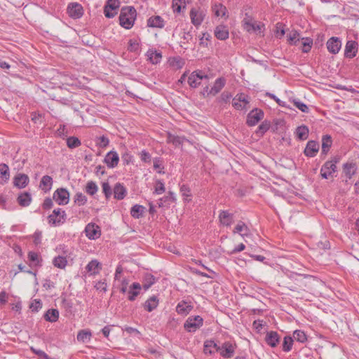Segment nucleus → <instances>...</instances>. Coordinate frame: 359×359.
Returning a JSON list of instances; mask_svg holds the SVG:
<instances>
[{"mask_svg":"<svg viewBox=\"0 0 359 359\" xmlns=\"http://www.w3.org/2000/svg\"><path fill=\"white\" fill-rule=\"evenodd\" d=\"M136 16L137 11L134 7H123L118 17L119 25L126 29L132 28L134 25Z\"/></svg>","mask_w":359,"mask_h":359,"instance_id":"f257e3e1","label":"nucleus"},{"mask_svg":"<svg viewBox=\"0 0 359 359\" xmlns=\"http://www.w3.org/2000/svg\"><path fill=\"white\" fill-rule=\"evenodd\" d=\"M339 161V158L333 157L330 161H327L320 168V176L323 179L327 180L333 177V174L337 172V163Z\"/></svg>","mask_w":359,"mask_h":359,"instance_id":"f03ea898","label":"nucleus"},{"mask_svg":"<svg viewBox=\"0 0 359 359\" xmlns=\"http://www.w3.org/2000/svg\"><path fill=\"white\" fill-rule=\"evenodd\" d=\"M203 325V319L200 316H190L184 323V328L188 332H195Z\"/></svg>","mask_w":359,"mask_h":359,"instance_id":"7ed1b4c3","label":"nucleus"},{"mask_svg":"<svg viewBox=\"0 0 359 359\" xmlns=\"http://www.w3.org/2000/svg\"><path fill=\"white\" fill-rule=\"evenodd\" d=\"M67 219V215L62 208H55L51 215L48 217V223L54 226L64 224Z\"/></svg>","mask_w":359,"mask_h":359,"instance_id":"20e7f679","label":"nucleus"},{"mask_svg":"<svg viewBox=\"0 0 359 359\" xmlns=\"http://www.w3.org/2000/svg\"><path fill=\"white\" fill-rule=\"evenodd\" d=\"M250 103L249 97L247 95L243 93H238L232 101V105L236 110H245L248 109V104Z\"/></svg>","mask_w":359,"mask_h":359,"instance_id":"39448f33","label":"nucleus"},{"mask_svg":"<svg viewBox=\"0 0 359 359\" xmlns=\"http://www.w3.org/2000/svg\"><path fill=\"white\" fill-rule=\"evenodd\" d=\"M264 113L261 109L255 108L248 114L246 123L248 126H255L264 118Z\"/></svg>","mask_w":359,"mask_h":359,"instance_id":"423d86ee","label":"nucleus"},{"mask_svg":"<svg viewBox=\"0 0 359 359\" xmlns=\"http://www.w3.org/2000/svg\"><path fill=\"white\" fill-rule=\"evenodd\" d=\"M191 23L195 27L200 26L204 20L205 13L200 8H192L189 12Z\"/></svg>","mask_w":359,"mask_h":359,"instance_id":"0eeeda50","label":"nucleus"},{"mask_svg":"<svg viewBox=\"0 0 359 359\" xmlns=\"http://www.w3.org/2000/svg\"><path fill=\"white\" fill-rule=\"evenodd\" d=\"M53 199L58 205H67L69 201V193L66 189H57L53 194Z\"/></svg>","mask_w":359,"mask_h":359,"instance_id":"6e6552de","label":"nucleus"},{"mask_svg":"<svg viewBox=\"0 0 359 359\" xmlns=\"http://www.w3.org/2000/svg\"><path fill=\"white\" fill-rule=\"evenodd\" d=\"M243 28L248 32H255L256 34H262L264 30V25L261 22H254L251 20L244 19Z\"/></svg>","mask_w":359,"mask_h":359,"instance_id":"1a4fd4ad","label":"nucleus"},{"mask_svg":"<svg viewBox=\"0 0 359 359\" xmlns=\"http://www.w3.org/2000/svg\"><path fill=\"white\" fill-rule=\"evenodd\" d=\"M208 76L203 74L201 70L193 72L188 77V83L191 88H196L201 83L203 79H208Z\"/></svg>","mask_w":359,"mask_h":359,"instance_id":"9d476101","label":"nucleus"},{"mask_svg":"<svg viewBox=\"0 0 359 359\" xmlns=\"http://www.w3.org/2000/svg\"><path fill=\"white\" fill-rule=\"evenodd\" d=\"M84 232L86 237L90 240H95L101 235L100 227L94 223L88 224L85 227Z\"/></svg>","mask_w":359,"mask_h":359,"instance_id":"9b49d317","label":"nucleus"},{"mask_svg":"<svg viewBox=\"0 0 359 359\" xmlns=\"http://www.w3.org/2000/svg\"><path fill=\"white\" fill-rule=\"evenodd\" d=\"M220 225L223 226H230L234 222V215L229 210H220L218 215Z\"/></svg>","mask_w":359,"mask_h":359,"instance_id":"f8f14e48","label":"nucleus"},{"mask_svg":"<svg viewBox=\"0 0 359 359\" xmlns=\"http://www.w3.org/2000/svg\"><path fill=\"white\" fill-rule=\"evenodd\" d=\"M217 352H219L224 358H231L234 354L235 346L229 341H226L219 348H217Z\"/></svg>","mask_w":359,"mask_h":359,"instance_id":"ddd939ff","label":"nucleus"},{"mask_svg":"<svg viewBox=\"0 0 359 359\" xmlns=\"http://www.w3.org/2000/svg\"><path fill=\"white\" fill-rule=\"evenodd\" d=\"M320 149L319 144L316 140H309L306 143V147L304 150V154L309 158L315 157Z\"/></svg>","mask_w":359,"mask_h":359,"instance_id":"4468645a","label":"nucleus"},{"mask_svg":"<svg viewBox=\"0 0 359 359\" xmlns=\"http://www.w3.org/2000/svg\"><path fill=\"white\" fill-rule=\"evenodd\" d=\"M67 13L72 18L79 19L82 17L83 9L78 3H70L67 6Z\"/></svg>","mask_w":359,"mask_h":359,"instance_id":"2eb2a0df","label":"nucleus"},{"mask_svg":"<svg viewBox=\"0 0 359 359\" xmlns=\"http://www.w3.org/2000/svg\"><path fill=\"white\" fill-rule=\"evenodd\" d=\"M327 50L332 54H337L341 49V41L339 37L332 36L326 43Z\"/></svg>","mask_w":359,"mask_h":359,"instance_id":"dca6fc26","label":"nucleus"},{"mask_svg":"<svg viewBox=\"0 0 359 359\" xmlns=\"http://www.w3.org/2000/svg\"><path fill=\"white\" fill-rule=\"evenodd\" d=\"M358 50V43L355 41L349 40L346 42L344 49V57L353 58L356 55Z\"/></svg>","mask_w":359,"mask_h":359,"instance_id":"f3484780","label":"nucleus"},{"mask_svg":"<svg viewBox=\"0 0 359 359\" xmlns=\"http://www.w3.org/2000/svg\"><path fill=\"white\" fill-rule=\"evenodd\" d=\"M280 335L276 331L267 332L265 336V342L271 348H275L280 342Z\"/></svg>","mask_w":359,"mask_h":359,"instance_id":"a211bd4d","label":"nucleus"},{"mask_svg":"<svg viewBox=\"0 0 359 359\" xmlns=\"http://www.w3.org/2000/svg\"><path fill=\"white\" fill-rule=\"evenodd\" d=\"M165 21L160 15H152L148 18L147 25L151 28L162 29L165 27Z\"/></svg>","mask_w":359,"mask_h":359,"instance_id":"6ab92c4d","label":"nucleus"},{"mask_svg":"<svg viewBox=\"0 0 359 359\" xmlns=\"http://www.w3.org/2000/svg\"><path fill=\"white\" fill-rule=\"evenodd\" d=\"M226 79L224 77L217 78L212 88L208 92V95L215 96L218 94L226 85Z\"/></svg>","mask_w":359,"mask_h":359,"instance_id":"aec40b11","label":"nucleus"},{"mask_svg":"<svg viewBox=\"0 0 359 359\" xmlns=\"http://www.w3.org/2000/svg\"><path fill=\"white\" fill-rule=\"evenodd\" d=\"M233 233H238L243 238H248L250 236V230L249 227L243 221L238 222L233 230Z\"/></svg>","mask_w":359,"mask_h":359,"instance_id":"412c9836","label":"nucleus"},{"mask_svg":"<svg viewBox=\"0 0 359 359\" xmlns=\"http://www.w3.org/2000/svg\"><path fill=\"white\" fill-rule=\"evenodd\" d=\"M192 309L193 306L191 304V303H189L184 300L180 301L176 306V312L182 316L188 315Z\"/></svg>","mask_w":359,"mask_h":359,"instance_id":"4be33fe9","label":"nucleus"},{"mask_svg":"<svg viewBox=\"0 0 359 359\" xmlns=\"http://www.w3.org/2000/svg\"><path fill=\"white\" fill-rule=\"evenodd\" d=\"M29 181V180L27 175L18 173L13 178V184L19 189H23L28 184Z\"/></svg>","mask_w":359,"mask_h":359,"instance_id":"5701e85b","label":"nucleus"},{"mask_svg":"<svg viewBox=\"0 0 359 359\" xmlns=\"http://www.w3.org/2000/svg\"><path fill=\"white\" fill-rule=\"evenodd\" d=\"M321 156L325 157L332 145V138L330 135H324L322 137Z\"/></svg>","mask_w":359,"mask_h":359,"instance_id":"b1692460","label":"nucleus"},{"mask_svg":"<svg viewBox=\"0 0 359 359\" xmlns=\"http://www.w3.org/2000/svg\"><path fill=\"white\" fill-rule=\"evenodd\" d=\"M146 55L147 60L153 65H157L161 62L162 60V53L161 51L156 50L149 49Z\"/></svg>","mask_w":359,"mask_h":359,"instance_id":"393cba45","label":"nucleus"},{"mask_svg":"<svg viewBox=\"0 0 359 359\" xmlns=\"http://www.w3.org/2000/svg\"><path fill=\"white\" fill-rule=\"evenodd\" d=\"M215 36L219 40H226L229 38V32L226 26L220 25L215 29Z\"/></svg>","mask_w":359,"mask_h":359,"instance_id":"a878e982","label":"nucleus"},{"mask_svg":"<svg viewBox=\"0 0 359 359\" xmlns=\"http://www.w3.org/2000/svg\"><path fill=\"white\" fill-rule=\"evenodd\" d=\"M357 166L355 163H346L343 164V173L347 180H351L355 174Z\"/></svg>","mask_w":359,"mask_h":359,"instance_id":"bb28decb","label":"nucleus"},{"mask_svg":"<svg viewBox=\"0 0 359 359\" xmlns=\"http://www.w3.org/2000/svg\"><path fill=\"white\" fill-rule=\"evenodd\" d=\"M142 285L139 283H133L130 285L128 290V299L130 301H134L137 296L140 293Z\"/></svg>","mask_w":359,"mask_h":359,"instance_id":"cd10ccee","label":"nucleus"},{"mask_svg":"<svg viewBox=\"0 0 359 359\" xmlns=\"http://www.w3.org/2000/svg\"><path fill=\"white\" fill-rule=\"evenodd\" d=\"M212 11L217 17L227 18V9L225 6L221 3L215 2L212 6Z\"/></svg>","mask_w":359,"mask_h":359,"instance_id":"c85d7f7f","label":"nucleus"},{"mask_svg":"<svg viewBox=\"0 0 359 359\" xmlns=\"http://www.w3.org/2000/svg\"><path fill=\"white\" fill-rule=\"evenodd\" d=\"M176 201L175 194L172 191H169L168 194L161 198L158 202V206L159 208L169 207L172 203Z\"/></svg>","mask_w":359,"mask_h":359,"instance_id":"c756f323","label":"nucleus"},{"mask_svg":"<svg viewBox=\"0 0 359 359\" xmlns=\"http://www.w3.org/2000/svg\"><path fill=\"white\" fill-rule=\"evenodd\" d=\"M127 194V189L125 187L118 183L114 187V198L122 200Z\"/></svg>","mask_w":359,"mask_h":359,"instance_id":"7c9ffc66","label":"nucleus"},{"mask_svg":"<svg viewBox=\"0 0 359 359\" xmlns=\"http://www.w3.org/2000/svg\"><path fill=\"white\" fill-rule=\"evenodd\" d=\"M159 303V300L158 297L155 295H153L150 297L144 304V309L149 311L151 312L155 309L157 308Z\"/></svg>","mask_w":359,"mask_h":359,"instance_id":"2f4dec72","label":"nucleus"},{"mask_svg":"<svg viewBox=\"0 0 359 359\" xmlns=\"http://www.w3.org/2000/svg\"><path fill=\"white\" fill-rule=\"evenodd\" d=\"M169 65L176 69H182L185 65V61L180 56L171 57L168 59Z\"/></svg>","mask_w":359,"mask_h":359,"instance_id":"473e14b6","label":"nucleus"},{"mask_svg":"<svg viewBox=\"0 0 359 359\" xmlns=\"http://www.w3.org/2000/svg\"><path fill=\"white\" fill-rule=\"evenodd\" d=\"M146 210L145 207L142 205L135 204L130 209V215L135 219L142 217Z\"/></svg>","mask_w":359,"mask_h":359,"instance_id":"72a5a7b5","label":"nucleus"},{"mask_svg":"<svg viewBox=\"0 0 359 359\" xmlns=\"http://www.w3.org/2000/svg\"><path fill=\"white\" fill-rule=\"evenodd\" d=\"M17 201L20 205L27 207L32 201L31 194L28 192L22 193L18 196Z\"/></svg>","mask_w":359,"mask_h":359,"instance_id":"f704fd0d","label":"nucleus"},{"mask_svg":"<svg viewBox=\"0 0 359 359\" xmlns=\"http://www.w3.org/2000/svg\"><path fill=\"white\" fill-rule=\"evenodd\" d=\"M309 133V128L305 125H302L296 129L295 134L300 140H305L308 138Z\"/></svg>","mask_w":359,"mask_h":359,"instance_id":"c9c22d12","label":"nucleus"},{"mask_svg":"<svg viewBox=\"0 0 359 359\" xmlns=\"http://www.w3.org/2000/svg\"><path fill=\"white\" fill-rule=\"evenodd\" d=\"M53 185V179L49 175H44L40 182L39 187L45 191H48L50 190Z\"/></svg>","mask_w":359,"mask_h":359,"instance_id":"e433bc0d","label":"nucleus"},{"mask_svg":"<svg viewBox=\"0 0 359 359\" xmlns=\"http://www.w3.org/2000/svg\"><path fill=\"white\" fill-rule=\"evenodd\" d=\"M92 333L90 330H81L78 332L76 339L80 342L88 343L90 341Z\"/></svg>","mask_w":359,"mask_h":359,"instance_id":"4c0bfd02","label":"nucleus"},{"mask_svg":"<svg viewBox=\"0 0 359 359\" xmlns=\"http://www.w3.org/2000/svg\"><path fill=\"white\" fill-rule=\"evenodd\" d=\"M59 311L57 309H48L44 314V319L46 321L54 323L58 320Z\"/></svg>","mask_w":359,"mask_h":359,"instance_id":"58836bf2","label":"nucleus"},{"mask_svg":"<svg viewBox=\"0 0 359 359\" xmlns=\"http://www.w3.org/2000/svg\"><path fill=\"white\" fill-rule=\"evenodd\" d=\"M219 346L213 340H208L204 344V353L212 355Z\"/></svg>","mask_w":359,"mask_h":359,"instance_id":"ea45409f","label":"nucleus"},{"mask_svg":"<svg viewBox=\"0 0 359 359\" xmlns=\"http://www.w3.org/2000/svg\"><path fill=\"white\" fill-rule=\"evenodd\" d=\"M294 339L290 336H285L283 339L282 349L284 352L288 353L290 352L293 346Z\"/></svg>","mask_w":359,"mask_h":359,"instance_id":"a19ab883","label":"nucleus"},{"mask_svg":"<svg viewBox=\"0 0 359 359\" xmlns=\"http://www.w3.org/2000/svg\"><path fill=\"white\" fill-rule=\"evenodd\" d=\"M8 166L5 163H1L0 164V182L4 183L6 182L8 178H9V172H8Z\"/></svg>","mask_w":359,"mask_h":359,"instance_id":"79ce46f5","label":"nucleus"},{"mask_svg":"<svg viewBox=\"0 0 359 359\" xmlns=\"http://www.w3.org/2000/svg\"><path fill=\"white\" fill-rule=\"evenodd\" d=\"M185 140L184 137L176 136L171 135L170 133L168 135L167 142L168 143H172L175 147H179L182 145L184 143V141Z\"/></svg>","mask_w":359,"mask_h":359,"instance_id":"37998d69","label":"nucleus"},{"mask_svg":"<svg viewBox=\"0 0 359 359\" xmlns=\"http://www.w3.org/2000/svg\"><path fill=\"white\" fill-rule=\"evenodd\" d=\"M61 306L67 313L66 315H72L74 313L73 303L72 300L65 298L63 299L61 302Z\"/></svg>","mask_w":359,"mask_h":359,"instance_id":"c03bdc74","label":"nucleus"},{"mask_svg":"<svg viewBox=\"0 0 359 359\" xmlns=\"http://www.w3.org/2000/svg\"><path fill=\"white\" fill-rule=\"evenodd\" d=\"M180 193L182 194V196L184 197V199L187 201V202H189L191 201V189L189 188V187L187 184H182L181 187H180Z\"/></svg>","mask_w":359,"mask_h":359,"instance_id":"a18cd8bd","label":"nucleus"},{"mask_svg":"<svg viewBox=\"0 0 359 359\" xmlns=\"http://www.w3.org/2000/svg\"><path fill=\"white\" fill-rule=\"evenodd\" d=\"M53 264L59 269H64L67 264V260L65 257L57 256L53 260Z\"/></svg>","mask_w":359,"mask_h":359,"instance_id":"49530a36","label":"nucleus"},{"mask_svg":"<svg viewBox=\"0 0 359 359\" xmlns=\"http://www.w3.org/2000/svg\"><path fill=\"white\" fill-rule=\"evenodd\" d=\"M302 40V51L303 53H309L313 46V39L310 37H303Z\"/></svg>","mask_w":359,"mask_h":359,"instance_id":"de8ad7c7","label":"nucleus"},{"mask_svg":"<svg viewBox=\"0 0 359 359\" xmlns=\"http://www.w3.org/2000/svg\"><path fill=\"white\" fill-rule=\"evenodd\" d=\"M99 265L100 263L97 260H92L87 264L86 269L90 274H95L99 271Z\"/></svg>","mask_w":359,"mask_h":359,"instance_id":"09e8293b","label":"nucleus"},{"mask_svg":"<svg viewBox=\"0 0 359 359\" xmlns=\"http://www.w3.org/2000/svg\"><path fill=\"white\" fill-rule=\"evenodd\" d=\"M293 339L300 343H305L307 341V336L304 331L297 330L293 333Z\"/></svg>","mask_w":359,"mask_h":359,"instance_id":"8fccbe9b","label":"nucleus"},{"mask_svg":"<svg viewBox=\"0 0 359 359\" xmlns=\"http://www.w3.org/2000/svg\"><path fill=\"white\" fill-rule=\"evenodd\" d=\"M299 32L295 29L292 30L287 35V41L290 45H297L299 41Z\"/></svg>","mask_w":359,"mask_h":359,"instance_id":"3c124183","label":"nucleus"},{"mask_svg":"<svg viewBox=\"0 0 359 359\" xmlns=\"http://www.w3.org/2000/svg\"><path fill=\"white\" fill-rule=\"evenodd\" d=\"M140 49V40L137 39H130L128 41V50L130 52H137Z\"/></svg>","mask_w":359,"mask_h":359,"instance_id":"603ef678","label":"nucleus"},{"mask_svg":"<svg viewBox=\"0 0 359 359\" xmlns=\"http://www.w3.org/2000/svg\"><path fill=\"white\" fill-rule=\"evenodd\" d=\"M232 97V95L231 93L227 91H224L220 96L217 99V102L220 104H226L229 103L231 98Z\"/></svg>","mask_w":359,"mask_h":359,"instance_id":"864d4df0","label":"nucleus"},{"mask_svg":"<svg viewBox=\"0 0 359 359\" xmlns=\"http://www.w3.org/2000/svg\"><path fill=\"white\" fill-rule=\"evenodd\" d=\"M81 144L80 140L76 137H69L67 139V145L70 149H74Z\"/></svg>","mask_w":359,"mask_h":359,"instance_id":"5fc2aeb1","label":"nucleus"},{"mask_svg":"<svg viewBox=\"0 0 359 359\" xmlns=\"http://www.w3.org/2000/svg\"><path fill=\"white\" fill-rule=\"evenodd\" d=\"M154 169L159 174L165 173L163 161L161 158H155L154 159Z\"/></svg>","mask_w":359,"mask_h":359,"instance_id":"6e6d98bb","label":"nucleus"},{"mask_svg":"<svg viewBox=\"0 0 359 359\" xmlns=\"http://www.w3.org/2000/svg\"><path fill=\"white\" fill-rule=\"evenodd\" d=\"M97 191V184L93 181L88 182L86 186V192L90 196H93Z\"/></svg>","mask_w":359,"mask_h":359,"instance_id":"4d7b16f0","label":"nucleus"},{"mask_svg":"<svg viewBox=\"0 0 359 359\" xmlns=\"http://www.w3.org/2000/svg\"><path fill=\"white\" fill-rule=\"evenodd\" d=\"M87 202L86 196L82 193H76L74 196V203L79 206L83 205Z\"/></svg>","mask_w":359,"mask_h":359,"instance_id":"13d9d810","label":"nucleus"},{"mask_svg":"<svg viewBox=\"0 0 359 359\" xmlns=\"http://www.w3.org/2000/svg\"><path fill=\"white\" fill-rule=\"evenodd\" d=\"M271 126V123L269 121H264L259 126L257 130V133H260L263 135L266 132H267Z\"/></svg>","mask_w":359,"mask_h":359,"instance_id":"bf43d9fd","label":"nucleus"},{"mask_svg":"<svg viewBox=\"0 0 359 359\" xmlns=\"http://www.w3.org/2000/svg\"><path fill=\"white\" fill-rule=\"evenodd\" d=\"M165 190L164 182L162 180H157L155 183L154 194H161Z\"/></svg>","mask_w":359,"mask_h":359,"instance_id":"052dcab7","label":"nucleus"},{"mask_svg":"<svg viewBox=\"0 0 359 359\" xmlns=\"http://www.w3.org/2000/svg\"><path fill=\"white\" fill-rule=\"evenodd\" d=\"M184 4V0H172V8L174 13H180L182 11V6Z\"/></svg>","mask_w":359,"mask_h":359,"instance_id":"680f3d73","label":"nucleus"},{"mask_svg":"<svg viewBox=\"0 0 359 359\" xmlns=\"http://www.w3.org/2000/svg\"><path fill=\"white\" fill-rule=\"evenodd\" d=\"M104 15L108 18H112V0H107L104 9Z\"/></svg>","mask_w":359,"mask_h":359,"instance_id":"e2e57ef3","label":"nucleus"},{"mask_svg":"<svg viewBox=\"0 0 359 359\" xmlns=\"http://www.w3.org/2000/svg\"><path fill=\"white\" fill-rule=\"evenodd\" d=\"M41 308L42 302L40 299H34L29 306V309L32 312H38Z\"/></svg>","mask_w":359,"mask_h":359,"instance_id":"0e129e2a","label":"nucleus"},{"mask_svg":"<svg viewBox=\"0 0 359 359\" xmlns=\"http://www.w3.org/2000/svg\"><path fill=\"white\" fill-rule=\"evenodd\" d=\"M294 104L298 109H299L302 112L308 113L309 111L308 106L299 100L294 101Z\"/></svg>","mask_w":359,"mask_h":359,"instance_id":"69168bd1","label":"nucleus"},{"mask_svg":"<svg viewBox=\"0 0 359 359\" xmlns=\"http://www.w3.org/2000/svg\"><path fill=\"white\" fill-rule=\"evenodd\" d=\"M140 156L141 158V161L144 163H150L151 160V154L146 150H142L140 154Z\"/></svg>","mask_w":359,"mask_h":359,"instance_id":"338daca9","label":"nucleus"},{"mask_svg":"<svg viewBox=\"0 0 359 359\" xmlns=\"http://www.w3.org/2000/svg\"><path fill=\"white\" fill-rule=\"evenodd\" d=\"M121 158L123 163L126 165L130 164L133 161V156L128 152H126L123 154H122Z\"/></svg>","mask_w":359,"mask_h":359,"instance_id":"774afa93","label":"nucleus"}]
</instances>
